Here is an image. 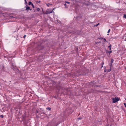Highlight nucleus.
Here are the masks:
<instances>
[{"label": "nucleus", "instance_id": "nucleus-7", "mask_svg": "<svg viewBox=\"0 0 126 126\" xmlns=\"http://www.w3.org/2000/svg\"><path fill=\"white\" fill-rule=\"evenodd\" d=\"M123 17L125 18H126V15L124 14L123 16Z\"/></svg>", "mask_w": 126, "mask_h": 126}, {"label": "nucleus", "instance_id": "nucleus-2", "mask_svg": "<svg viewBox=\"0 0 126 126\" xmlns=\"http://www.w3.org/2000/svg\"><path fill=\"white\" fill-rule=\"evenodd\" d=\"M30 7H29V6H27L26 7V10L27 11H28L29 10H30Z\"/></svg>", "mask_w": 126, "mask_h": 126}, {"label": "nucleus", "instance_id": "nucleus-16", "mask_svg": "<svg viewBox=\"0 0 126 126\" xmlns=\"http://www.w3.org/2000/svg\"><path fill=\"white\" fill-rule=\"evenodd\" d=\"M110 29H109V30H108V33H109V32H110Z\"/></svg>", "mask_w": 126, "mask_h": 126}, {"label": "nucleus", "instance_id": "nucleus-22", "mask_svg": "<svg viewBox=\"0 0 126 126\" xmlns=\"http://www.w3.org/2000/svg\"><path fill=\"white\" fill-rule=\"evenodd\" d=\"M25 3H26V4H27V1H26H26H25Z\"/></svg>", "mask_w": 126, "mask_h": 126}, {"label": "nucleus", "instance_id": "nucleus-29", "mask_svg": "<svg viewBox=\"0 0 126 126\" xmlns=\"http://www.w3.org/2000/svg\"><path fill=\"white\" fill-rule=\"evenodd\" d=\"M104 71H105V72H106V70L105 69V70H104Z\"/></svg>", "mask_w": 126, "mask_h": 126}, {"label": "nucleus", "instance_id": "nucleus-18", "mask_svg": "<svg viewBox=\"0 0 126 126\" xmlns=\"http://www.w3.org/2000/svg\"><path fill=\"white\" fill-rule=\"evenodd\" d=\"M66 2V3H67L68 4H69V3H69V2H68V1H66V2Z\"/></svg>", "mask_w": 126, "mask_h": 126}, {"label": "nucleus", "instance_id": "nucleus-26", "mask_svg": "<svg viewBox=\"0 0 126 126\" xmlns=\"http://www.w3.org/2000/svg\"><path fill=\"white\" fill-rule=\"evenodd\" d=\"M111 48H110V50H111Z\"/></svg>", "mask_w": 126, "mask_h": 126}, {"label": "nucleus", "instance_id": "nucleus-28", "mask_svg": "<svg viewBox=\"0 0 126 126\" xmlns=\"http://www.w3.org/2000/svg\"><path fill=\"white\" fill-rule=\"evenodd\" d=\"M103 67V65H102V66H101V68H102Z\"/></svg>", "mask_w": 126, "mask_h": 126}, {"label": "nucleus", "instance_id": "nucleus-21", "mask_svg": "<svg viewBox=\"0 0 126 126\" xmlns=\"http://www.w3.org/2000/svg\"><path fill=\"white\" fill-rule=\"evenodd\" d=\"M100 42H96L95 43L96 44H97L98 43H100Z\"/></svg>", "mask_w": 126, "mask_h": 126}, {"label": "nucleus", "instance_id": "nucleus-30", "mask_svg": "<svg viewBox=\"0 0 126 126\" xmlns=\"http://www.w3.org/2000/svg\"><path fill=\"white\" fill-rule=\"evenodd\" d=\"M40 2V1H38V2L39 3Z\"/></svg>", "mask_w": 126, "mask_h": 126}, {"label": "nucleus", "instance_id": "nucleus-5", "mask_svg": "<svg viewBox=\"0 0 126 126\" xmlns=\"http://www.w3.org/2000/svg\"><path fill=\"white\" fill-rule=\"evenodd\" d=\"M9 18H16L15 17L13 16H10L9 17Z\"/></svg>", "mask_w": 126, "mask_h": 126}, {"label": "nucleus", "instance_id": "nucleus-6", "mask_svg": "<svg viewBox=\"0 0 126 126\" xmlns=\"http://www.w3.org/2000/svg\"><path fill=\"white\" fill-rule=\"evenodd\" d=\"M47 109L49 110L50 111L51 109V108L50 107H47Z\"/></svg>", "mask_w": 126, "mask_h": 126}, {"label": "nucleus", "instance_id": "nucleus-19", "mask_svg": "<svg viewBox=\"0 0 126 126\" xmlns=\"http://www.w3.org/2000/svg\"><path fill=\"white\" fill-rule=\"evenodd\" d=\"M32 6L33 7V8H34V5H33V4H32Z\"/></svg>", "mask_w": 126, "mask_h": 126}, {"label": "nucleus", "instance_id": "nucleus-35", "mask_svg": "<svg viewBox=\"0 0 126 126\" xmlns=\"http://www.w3.org/2000/svg\"><path fill=\"white\" fill-rule=\"evenodd\" d=\"M125 100H126V98H125Z\"/></svg>", "mask_w": 126, "mask_h": 126}, {"label": "nucleus", "instance_id": "nucleus-34", "mask_svg": "<svg viewBox=\"0 0 126 126\" xmlns=\"http://www.w3.org/2000/svg\"><path fill=\"white\" fill-rule=\"evenodd\" d=\"M109 34H108V35H109Z\"/></svg>", "mask_w": 126, "mask_h": 126}, {"label": "nucleus", "instance_id": "nucleus-11", "mask_svg": "<svg viewBox=\"0 0 126 126\" xmlns=\"http://www.w3.org/2000/svg\"><path fill=\"white\" fill-rule=\"evenodd\" d=\"M108 52L109 53V54H110V53H111L112 52V51H108Z\"/></svg>", "mask_w": 126, "mask_h": 126}, {"label": "nucleus", "instance_id": "nucleus-14", "mask_svg": "<svg viewBox=\"0 0 126 126\" xmlns=\"http://www.w3.org/2000/svg\"><path fill=\"white\" fill-rule=\"evenodd\" d=\"M0 116L2 118H3V116L2 115H1Z\"/></svg>", "mask_w": 126, "mask_h": 126}, {"label": "nucleus", "instance_id": "nucleus-10", "mask_svg": "<svg viewBox=\"0 0 126 126\" xmlns=\"http://www.w3.org/2000/svg\"><path fill=\"white\" fill-rule=\"evenodd\" d=\"M40 10V8H37V10L38 11H39Z\"/></svg>", "mask_w": 126, "mask_h": 126}, {"label": "nucleus", "instance_id": "nucleus-27", "mask_svg": "<svg viewBox=\"0 0 126 126\" xmlns=\"http://www.w3.org/2000/svg\"><path fill=\"white\" fill-rule=\"evenodd\" d=\"M99 23H98L96 25V26H97V25H99Z\"/></svg>", "mask_w": 126, "mask_h": 126}, {"label": "nucleus", "instance_id": "nucleus-33", "mask_svg": "<svg viewBox=\"0 0 126 126\" xmlns=\"http://www.w3.org/2000/svg\"><path fill=\"white\" fill-rule=\"evenodd\" d=\"M25 1H26V0H24Z\"/></svg>", "mask_w": 126, "mask_h": 126}, {"label": "nucleus", "instance_id": "nucleus-31", "mask_svg": "<svg viewBox=\"0 0 126 126\" xmlns=\"http://www.w3.org/2000/svg\"><path fill=\"white\" fill-rule=\"evenodd\" d=\"M54 9H53V10H54Z\"/></svg>", "mask_w": 126, "mask_h": 126}, {"label": "nucleus", "instance_id": "nucleus-8", "mask_svg": "<svg viewBox=\"0 0 126 126\" xmlns=\"http://www.w3.org/2000/svg\"><path fill=\"white\" fill-rule=\"evenodd\" d=\"M32 4V3L31 2V1H30L29 3L28 4L29 5H30L31 4Z\"/></svg>", "mask_w": 126, "mask_h": 126}, {"label": "nucleus", "instance_id": "nucleus-25", "mask_svg": "<svg viewBox=\"0 0 126 126\" xmlns=\"http://www.w3.org/2000/svg\"><path fill=\"white\" fill-rule=\"evenodd\" d=\"M81 119V118H78V119L79 120H80Z\"/></svg>", "mask_w": 126, "mask_h": 126}, {"label": "nucleus", "instance_id": "nucleus-32", "mask_svg": "<svg viewBox=\"0 0 126 126\" xmlns=\"http://www.w3.org/2000/svg\"><path fill=\"white\" fill-rule=\"evenodd\" d=\"M125 69H126V68H125Z\"/></svg>", "mask_w": 126, "mask_h": 126}, {"label": "nucleus", "instance_id": "nucleus-9", "mask_svg": "<svg viewBox=\"0 0 126 126\" xmlns=\"http://www.w3.org/2000/svg\"><path fill=\"white\" fill-rule=\"evenodd\" d=\"M107 70H108L107 71L108 72H110L111 71V69H108Z\"/></svg>", "mask_w": 126, "mask_h": 126}, {"label": "nucleus", "instance_id": "nucleus-24", "mask_svg": "<svg viewBox=\"0 0 126 126\" xmlns=\"http://www.w3.org/2000/svg\"><path fill=\"white\" fill-rule=\"evenodd\" d=\"M26 36V35H24V38H25V37Z\"/></svg>", "mask_w": 126, "mask_h": 126}, {"label": "nucleus", "instance_id": "nucleus-3", "mask_svg": "<svg viewBox=\"0 0 126 126\" xmlns=\"http://www.w3.org/2000/svg\"><path fill=\"white\" fill-rule=\"evenodd\" d=\"M54 12L53 11H51L50 12H48L47 11H46V14H50L52 13V12Z\"/></svg>", "mask_w": 126, "mask_h": 126}, {"label": "nucleus", "instance_id": "nucleus-12", "mask_svg": "<svg viewBox=\"0 0 126 126\" xmlns=\"http://www.w3.org/2000/svg\"><path fill=\"white\" fill-rule=\"evenodd\" d=\"M64 6L65 7H66V8L67 7L66 6L67 5H66V3H65V4H64Z\"/></svg>", "mask_w": 126, "mask_h": 126}, {"label": "nucleus", "instance_id": "nucleus-17", "mask_svg": "<svg viewBox=\"0 0 126 126\" xmlns=\"http://www.w3.org/2000/svg\"><path fill=\"white\" fill-rule=\"evenodd\" d=\"M98 39H103V38H98Z\"/></svg>", "mask_w": 126, "mask_h": 126}, {"label": "nucleus", "instance_id": "nucleus-20", "mask_svg": "<svg viewBox=\"0 0 126 126\" xmlns=\"http://www.w3.org/2000/svg\"><path fill=\"white\" fill-rule=\"evenodd\" d=\"M124 105L125 106V107H126V103H124Z\"/></svg>", "mask_w": 126, "mask_h": 126}, {"label": "nucleus", "instance_id": "nucleus-15", "mask_svg": "<svg viewBox=\"0 0 126 126\" xmlns=\"http://www.w3.org/2000/svg\"><path fill=\"white\" fill-rule=\"evenodd\" d=\"M111 46L110 45L109 46H108V47L110 48H111Z\"/></svg>", "mask_w": 126, "mask_h": 126}, {"label": "nucleus", "instance_id": "nucleus-23", "mask_svg": "<svg viewBox=\"0 0 126 126\" xmlns=\"http://www.w3.org/2000/svg\"><path fill=\"white\" fill-rule=\"evenodd\" d=\"M104 64V63L103 62V63H102V65H103V64Z\"/></svg>", "mask_w": 126, "mask_h": 126}, {"label": "nucleus", "instance_id": "nucleus-13", "mask_svg": "<svg viewBox=\"0 0 126 126\" xmlns=\"http://www.w3.org/2000/svg\"><path fill=\"white\" fill-rule=\"evenodd\" d=\"M104 40V42H106V39L105 38H103V39Z\"/></svg>", "mask_w": 126, "mask_h": 126}, {"label": "nucleus", "instance_id": "nucleus-4", "mask_svg": "<svg viewBox=\"0 0 126 126\" xmlns=\"http://www.w3.org/2000/svg\"><path fill=\"white\" fill-rule=\"evenodd\" d=\"M113 61H114L113 60V59H111V63H110L111 65V66L112 65V63H113Z\"/></svg>", "mask_w": 126, "mask_h": 126}, {"label": "nucleus", "instance_id": "nucleus-1", "mask_svg": "<svg viewBox=\"0 0 126 126\" xmlns=\"http://www.w3.org/2000/svg\"><path fill=\"white\" fill-rule=\"evenodd\" d=\"M119 100V98L118 97H115L114 98H113L112 100H113V102L115 103L117 102Z\"/></svg>", "mask_w": 126, "mask_h": 126}]
</instances>
